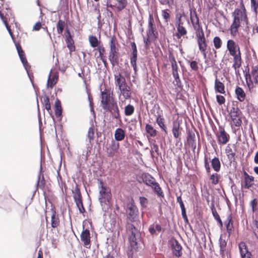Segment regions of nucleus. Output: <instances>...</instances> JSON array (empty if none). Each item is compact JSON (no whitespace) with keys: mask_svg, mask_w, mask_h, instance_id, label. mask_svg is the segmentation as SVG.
Here are the masks:
<instances>
[{"mask_svg":"<svg viewBox=\"0 0 258 258\" xmlns=\"http://www.w3.org/2000/svg\"><path fill=\"white\" fill-rule=\"evenodd\" d=\"M190 19L196 31L197 43L200 50H207V42L202 27L200 24L199 19L196 10H190Z\"/></svg>","mask_w":258,"mask_h":258,"instance_id":"1","label":"nucleus"},{"mask_svg":"<svg viewBox=\"0 0 258 258\" xmlns=\"http://www.w3.org/2000/svg\"><path fill=\"white\" fill-rule=\"evenodd\" d=\"M233 18V22L230 26V33L232 36H235L238 32V29L242 22H244L246 25H248V20L247 17L246 11L242 3L241 4V9H235L232 13Z\"/></svg>","mask_w":258,"mask_h":258,"instance_id":"2","label":"nucleus"},{"mask_svg":"<svg viewBox=\"0 0 258 258\" xmlns=\"http://www.w3.org/2000/svg\"><path fill=\"white\" fill-rule=\"evenodd\" d=\"M109 45L110 50L108 55V59L110 61L112 67L117 65L119 63V44L116 39L114 37H111L110 39Z\"/></svg>","mask_w":258,"mask_h":258,"instance_id":"3","label":"nucleus"},{"mask_svg":"<svg viewBox=\"0 0 258 258\" xmlns=\"http://www.w3.org/2000/svg\"><path fill=\"white\" fill-rule=\"evenodd\" d=\"M229 122L232 128L236 126L239 127L242 124V113L237 107L233 106L229 111Z\"/></svg>","mask_w":258,"mask_h":258,"instance_id":"4","label":"nucleus"},{"mask_svg":"<svg viewBox=\"0 0 258 258\" xmlns=\"http://www.w3.org/2000/svg\"><path fill=\"white\" fill-rule=\"evenodd\" d=\"M143 182L147 185L150 186L152 188L154 191L157 194L161 197H163V193L159 186L158 183L156 182L155 179L150 174L147 173L142 174Z\"/></svg>","mask_w":258,"mask_h":258,"instance_id":"5","label":"nucleus"},{"mask_svg":"<svg viewBox=\"0 0 258 258\" xmlns=\"http://www.w3.org/2000/svg\"><path fill=\"white\" fill-rule=\"evenodd\" d=\"M99 189V200L101 206H103V205H107L111 199V194L110 189L104 186L103 181L100 180Z\"/></svg>","mask_w":258,"mask_h":258,"instance_id":"6","label":"nucleus"},{"mask_svg":"<svg viewBox=\"0 0 258 258\" xmlns=\"http://www.w3.org/2000/svg\"><path fill=\"white\" fill-rule=\"evenodd\" d=\"M126 231L128 234V239L132 246H134L137 244V239L140 236L138 230L131 223L126 225Z\"/></svg>","mask_w":258,"mask_h":258,"instance_id":"7","label":"nucleus"},{"mask_svg":"<svg viewBox=\"0 0 258 258\" xmlns=\"http://www.w3.org/2000/svg\"><path fill=\"white\" fill-rule=\"evenodd\" d=\"M245 80L246 83L249 88L253 87L254 84H258V67L252 68L250 73H246L245 74Z\"/></svg>","mask_w":258,"mask_h":258,"instance_id":"8","label":"nucleus"},{"mask_svg":"<svg viewBox=\"0 0 258 258\" xmlns=\"http://www.w3.org/2000/svg\"><path fill=\"white\" fill-rule=\"evenodd\" d=\"M101 106L104 110L108 109V107L111 105V103L115 102L110 96L109 91L104 90L101 92Z\"/></svg>","mask_w":258,"mask_h":258,"instance_id":"9","label":"nucleus"},{"mask_svg":"<svg viewBox=\"0 0 258 258\" xmlns=\"http://www.w3.org/2000/svg\"><path fill=\"white\" fill-rule=\"evenodd\" d=\"M158 33L156 31L154 21L152 14L149 15L148 19V26L147 30V36L152 40L157 38Z\"/></svg>","mask_w":258,"mask_h":258,"instance_id":"10","label":"nucleus"},{"mask_svg":"<svg viewBox=\"0 0 258 258\" xmlns=\"http://www.w3.org/2000/svg\"><path fill=\"white\" fill-rule=\"evenodd\" d=\"M126 213L127 214V218L130 220V221L131 222L136 221L138 215V210L137 207L134 203H130L127 205Z\"/></svg>","mask_w":258,"mask_h":258,"instance_id":"11","label":"nucleus"},{"mask_svg":"<svg viewBox=\"0 0 258 258\" xmlns=\"http://www.w3.org/2000/svg\"><path fill=\"white\" fill-rule=\"evenodd\" d=\"M169 59L172 67V74L177 85L180 84V80L178 73V67L174 57L172 55H169Z\"/></svg>","mask_w":258,"mask_h":258,"instance_id":"12","label":"nucleus"},{"mask_svg":"<svg viewBox=\"0 0 258 258\" xmlns=\"http://www.w3.org/2000/svg\"><path fill=\"white\" fill-rule=\"evenodd\" d=\"M216 137L219 144L225 145L229 142L230 136L223 128L220 127L219 131L216 134Z\"/></svg>","mask_w":258,"mask_h":258,"instance_id":"13","label":"nucleus"},{"mask_svg":"<svg viewBox=\"0 0 258 258\" xmlns=\"http://www.w3.org/2000/svg\"><path fill=\"white\" fill-rule=\"evenodd\" d=\"M15 45H16V49L17 50L19 56L21 60V62L23 63L25 70L27 71L28 75H29L28 70L30 69V66L29 65V64L27 62V60L25 57L24 52L22 50L21 45L19 43H15Z\"/></svg>","mask_w":258,"mask_h":258,"instance_id":"14","label":"nucleus"},{"mask_svg":"<svg viewBox=\"0 0 258 258\" xmlns=\"http://www.w3.org/2000/svg\"><path fill=\"white\" fill-rule=\"evenodd\" d=\"M171 249L172 253L174 255L177 257L181 256L182 254V246L178 241L175 239L171 240Z\"/></svg>","mask_w":258,"mask_h":258,"instance_id":"15","label":"nucleus"},{"mask_svg":"<svg viewBox=\"0 0 258 258\" xmlns=\"http://www.w3.org/2000/svg\"><path fill=\"white\" fill-rule=\"evenodd\" d=\"M114 83L118 89L121 88H125L128 86L125 79L121 74L117 73L114 75Z\"/></svg>","mask_w":258,"mask_h":258,"instance_id":"16","label":"nucleus"},{"mask_svg":"<svg viewBox=\"0 0 258 258\" xmlns=\"http://www.w3.org/2000/svg\"><path fill=\"white\" fill-rule=\"evenodd\" d=\"M81 241L83 243L84 245L86 248L90 247V231L86 229L83 230L80 236Z\"/></svg>","mask_w":258,"mask_h":258,"instance_id":"17","label":"nucleus"},{"mask_svg":"<svg viewBox=\"0 0 258 258\" xmlns=\"http://www.w3.org/2000/svg\"><path fill=\"white\" fill-rule=\"evenodd\" d=\"M227 47L230 55L233 56H237V51L240 52L239 47L233 40H229L227 41Z\"/></svg>","mask_w":258,"mask_h":258,"instance_id":"18","label":"nucleus"},{"mask_svg":"<svg viewBox=\"0 0 258 258\" xmlns=\"http://www.w3.org/2000/svg\"><path fill=\"white\" fill-rule=\"evenodd\" d=\"M119 147V144L117 142L112 140L107 148L108 156L111 157L114 156L118 152Z\"/></svg>","mask_w":258,"mask_h":258,"instance_id":"19","label":"nucleus"},{"mask_svg":"<svg viewBox=\"0 0 258 258\" xmlns=\"http://www.w3.org/2000/svg\"><path fill=\"white\" fill-rule=\"evenodd\" d=\"M105 110L110 112L112 116L114 118L118 119L119 121L121 122L119 109L116 102L111 103V105L108 107V109H105Z\"/></svg>","mask_w":258,"mask_h":258,"instance_id":"20","label":"nucleus"},{"mask_svg":"<svg viewBox=\"0 0 258 258\" xmlns=\"http://www.w3.org/2000/svg\"><path fill=\"white\" fill-rule=\"evenodd\" d=\"M239 248L241 258H251V254L248 251L244 242H240L239 244Z\"/></svg>","mask_w":258,"mask_h":258,"instance_id":"21","label":"nucleus"},{"mask_svg":"<svg viewBox=\"0 0 258 258\" xmlns=\"http://www.w3.org/2000/svg\"><path fill=\"white\" fill-rule=\"evenodd\" d=\"M227 232L230 235L233 230L232 216L231 213H229L227 216V219L224 222Z\"/></svg>","mask_w":258,"mask_h":258,"instance_id":"22","label":"nucleus"},{"mask_svg":"<svg viewBox=\"0 0 258 258\" xmlns=\"http://www.w3.org/2000/svg\"><path fill=\"white\" fill-rule=\"evenodd\" d=\"M195 134L192 131H188L187 136V142L193 149L196 148V143L195 140Z\"/></svg>","mask_w":258,"mask_h":258,"instance_id":"23","label":"nucleus"},{"mask_svg":"<svg viewBox=\"0 0 258 258\" xmlns=\"http://www.w3.org/2000/svg\"><path fill=\"white\" fill-rule=\"evenodd\" d=\"M214 89L215 92L217 93L221 94L225 93V86L223 83L217 79V76L216 77V79L215 80Z\"/></svg>","mask_w":258,"mask_h":258,"instance_id":"24","label":"nucleus"},{"mask_svg":"<svg viewBox=\"0 0 258 258\" xmlns=\"http://www.w3.org/2000/svg\"><path fill=\"white\" fill-rule=\"evenodd\" d=\"M162 227L160 224H152L149 227V231L152 236H157L162 231Z\"/></svg>","mask_w":258,"mask_h":258,"instance_id":"25","label":"nucleus"},{"mask_svg":"<svg viewBox=\"0 0 258 258\" xmlns=\"http://www.w3.org/2000/svg\"><path fill=\"white\" fill-rule=\"evenodd\" d=\"M72 192L76 204L82 202L81 193L78 185H76L75 188L72 190Z\"/></svg>","mask_w":258,"mask_h":258,"instance_id":"26","label":"nucleus"},{"mask_svg":"<svg viewBox=\"0 0 258 258\" xmlns=\"http://www.w3.org/2000/svg\"><path fill=\"white\" fill-rule=\"evenodd\" d=\"M245 188H249L253 184L254 177L248 175L246 172H244Z\"/></svg>","mask_w":258,"mask_h":258,"instance_id":"27","label":"nucleus"},{"mask_svg":"<svg viewBox=\"0 0 258 258\" xmlns=\"http://www.w3.org/2000/svg\"><path fill=\"white\" fill-rule=\"evenodd\" d=\"M235 93L236 95L237 99L240 102H243L245 100L246 94L242 88L239 86H236Z\"/></svg>","mask_w":258,"mask_h":258,"instance_id":"28","label":"nucleus"},{"mask_svg":"<svg viewBox=\"0 0 258 258\" xmlns=\"http://www.w3.org/2000/svg\"><path fill=\"white\" fill-rule=\"evenodd\" d=\"M234 59V63L232 65V68H233L235 71V74L238 73V71L237 70V69L239 68L241 65V58L240 56V52H239L237 54V56H233Z\"/></svg>","mask_w":258,"mask_h":258,"instance_id":"29","label":"nucleus"},{"mask_svg":"<svg viewBox=\"0 0 258 258\" xmlns=\"http://www.w3.org/2000/svg\"><path fill=\"white\" fill-rule=\"evenodd\" d=\"M67 36L66 39V42L68 48L69 49L70 51H73L75 50V46L74 45V40L72 37L70 32L69 30H67Z\"/></svg>","mask_w":258,"mask_h":258,"instance_id":"30","label":"nucleus"},{"mask_svg":"<svg viewBox=\"0 0 258 258\" xmlns=\"http://www.w3.org/2000/svg\"><path fill=\"white\" fill-rule=\"evenodd\" d=\"M125 132L121 128H117L114 133V138L115 141H122L125 138Z\"/></svg>","mask_w":258,"mask_h":258,"instance_id":"31","label":"nucleus"},{"mask_svg":"<svg viewBox=\"0 0 258 258\" xmlns=\"http://www.w3.org/2000/svg\"><path fill=\"white\" fill-rule=\"evenodd\" d=\"M156 121L160 127L165 133H167V127L165 124V119L160 114L156 116Z\"/></svg>","mask_w":258,"mask_h":258,"instance_id":"32","label":"nucleus"},{"mask_svg":"<svg viewBox=\"0 0 258 258\" xmlns=\"http://www.w3.org/2000/svg\"><path fill=\"white\" fill-rule=\"evenodd\" d=\"M51 71L50 72L48 77L47 85V86H49L50 88H52L57 83L58 78V75L57 73H55L51 78Z\"/></svg>","mask_w":258,"mask_h":258,"instance_id":"33","label":"nucleus"},{"mask_svg":"<svg viewBox=\"0 0 258 258\" xmlns=\"http://www.w3.org/2000/svg\"><path fill=\"white\" fill-rule=\"evenodd\" d=\"M145 130L147 133V138L155 137L157 135V131L149 124H147L145 126Z\"/></svg>","mask_w":258,"mask_h":258,"instance_id":"34","label":"nucleus"},{"mask_svg":"<svg viewBox=\"0 0 258 258\" xmlns=\"http://www.w3.org/2000/svg\"><path fill=\"white\" fill-rule=\"evenodd\" d=\"M97 50L99 51V56L98 57H99L100 58L101 60L103 62L104 66L105 67H106L107 65V60L106 58V56L104 55V53L105 52L104 47L102 46H99L98 47Z\"/></svg>","mask_w":258,"mask_h":258,"instance_id":"35","label":"nucleus"},{"mask_svg":"<svg viewBox=\"0 0 258 258\" xmlns=\"http://www.w3.org/2000/svg\"><path fill=\"white\" fill-rule=\"evenodd\" d=\"M51 224L53 228L57 227L59 224V220L58 216L56 215V212L53 210H52Z\"/></svg>","mask_w":258,"mask_h":258,"instance_id":"36","label":"nucleus"},{"mask_svg":"<svg viewBox=\"0 0 258 258\" xmlns=\"http://www.w3.org/2000/svg\"><path fill=\"white\" fill-rule=\"evenodd\" d=\"M120 91V94L122 95L124 99H127L131 97V88L129 86L125 87V88H121L118 89Z\"/></svg>","mask_w":258,"mask_h":258,"instance_id":"37","label":"nucleus"},{"mask_svg":"<svg viewBox=\"0 0 258 258\" xmlns=\"http://www.w3.org/2000/svg\"><path fill=\"white\" fill-rule=\"evenodd\" d=\"M212 168L216 172L220 171L221 168V163L218 158L214 157L211 161Z\"/></svg>","mask_w":258,"mask_h":258,"instance_id":"38","label":"nucleus"},{"mask_svg":"<svg viewBox=\"0 0 258 258\" xmlns=\"http://www.w3.org/2000/svg\"><path fill=\"white\" fill-rule=\"evenodd\" d=\"M177 32L176 33V36L178 38H180L182 36L187 34V31L183 25H179L176 26Z\"/></svg>","mask_w":258,"mask_h":258,"instance_id":"39","label":"nucleus"},{"mask_svg":"<svg viewBox=\"0 0 258 258\" xmlns=\"http://www.w3.org/2000/svg\"><path fill=\"white\" fill-rule=\"evenodd\" d=\"M225 152L228 159L230 161V162L234 161L235 160V153L233 152L232 149L229 145L226 147Z\"/></svg>","mask_w":258,"mask_h":258,"instance_id":"40","label":"nucleus"},{"mask_svg":"<svg viewBox=\"0 0 258 258\" xmlns=\"http://www.w3.org/2000/svg\"><path fill=\"white\" fill-rule=\"evenodd\" d=\"M117 3L114 5L118 11H121L125 8L127 5L126 0H116Z\"/></svg>","mask_w":258,"mask_h":258,"instance_id":"41","label":"nucleus"},{"mask_svg":"<svg viewBox=\"0 0 258 258\" xmlns=\"http://www.w3.org/2000/svg\"><path fill=\"white\" fill-rule=\"evenodd\" d=\"M55 114L57 117H59L61 115V107L59 100H57L55 103Z\"/></svg>","mask_w":258,"mask_h":258,"instance_id":"42","label":"nucleus"},{"mask_svg":"<svg viewBox=\"0 0 258 258\" xmlns=\"http://www.w3.org/2000/svg\"><path fill=\"white\" fill-rule=\"evenodd\" d=\"M64 26L65 22L61 20H59L56 25L57 31L59 34H61L62 33Z\"/></svg>","mask_w":258,"mask_h":258,"instance_id":"43","label":"nucleus"},{"mask_svg":"<svg viewBox=\"0 0 258 258\" xmlns=\"http://www.w3.org/2000/svg\"><path fill=\"white\" fill-rule=\"evenodd\" d=\"M135 108L134 106L131 104H128L125 107L124 113L126 116L132 115L134 112Z\"/></svg>","mask_w":258,"mask_h":258,"instance_id":"44","label":"nucleus"},{"mask_svg":"<svg viewBox=\"0 0 258 258\" xmlns=\"http://www.w3.org/2000/svg\"><path fill=\"white\" fill-rule=\"evenodd\" d=\"M251 228L253 233L258 239V221L254 220L252 221Z\"/></svg>","mask_w":258,"mask_h":258,"instance_id":"45","label":"nucleus"},{"mask_svg":"<svg viewBox=\"0 0 258 258\" xmlns=\"http://www.w3.org/2000/svg\"><path fill=\"white\" fill-rule=\"evenodd\" d=\"M220 176L217 173H214L210 176V179L213 184H217L219 182Z\"/></svg>","mask_w":258,"mask_h":258,"instance_id":"46","label":"nucleus"},{"mask_svg":"<svg viewBox=\"0 0 258 258\" xmlns=\"http://www.w3.org/2000/svg\"><path fill=\"white\" fill-rule=\"evenodd\" d=\"M89 42L92 47H96L98 45V40L96 37L90 36L89 37Z\"/></svg>","mask_w":258,"mask_h":258,"instance_id":"47","label":"nucleus"},{"mask_svg":"<svg viewBox=\"0 0 258 258\" xmlns=\"http://www.w3.org/2000/svg\"><path fill=\"white\" fill-rule=\"evenodd\" d=\"M250 6L252 11L254 12L255 14H257L258 9V0H250Z\"/></svg>","mask_w":258,"mask_h":258,"instance_id":"48","label":"nucleus"},{"mask_svg":"<svg viewBox=\"0 0 258 258\" xmlns=\"http://www.w3.org/2000/svg\"><path fill=\"white\" fill-rule=\"evenodd\" d=\"M137 55H132L130 58L131 64L135 73L137 71Z\"/></svg>","mask_w":258,"mask_h":258,"instance_id":"49","label":"nucleus"},{"mask_svg":"<svg viewBox=\"0 0 258 258\" xmlns=\"http://www.w3.org/2000/svg\"><path fill=\"white\" fill-rule=\"evenodd\" d=\"M219 245L220 247V252L221 253H223L226 250L227 242L225 239L220 237L219 239Z\"/></svg>","mask_w":258,"mask_h":258,"instance_id":"50","label":"nucleus"},{"mask_svg":"<svg viewBox=\"0 0 258 258\" xmlns=\"http://www.w3.org/2000/svg\"><path fill=\"white\" fill-rule=\"evenodd\" d=\"M213 43L214 47L216 49H219L222 45V41L220 37L216 36L214 38Z\"/></svg>","mask_w":258,"mask_h":258,"instance_id":"51","label":"nucleus"},{"mask_svg":"<svg viewBox=\"0 0 258 258\" xmlns=\"http://www.w3.org/2000/svg\"><path fill=\"white\" fill-rule=\"evenodd\" d=\"M179 124H174L172 132L173 135V136L175 138H178L179 137Z\"/></svg>","mask_w":258,"mask_h":258,"instance_id":"52","label":"nucleus"},{"mask_svg":"<svg viewBox=\"0 0 258 258\" xmlns=\"http://www.w3.org/2000/svg\"><path fill=\"white\" fill-rule=\"evenodd\" d=\"M43 102L45 105V109L48 111V112L51 110V106L49 102V98L48 96H45L43 98Z\"/></svg>","mask_w":258,"mask_h":258,"instance_id":"53","label":"nucleus"},{"mask_svg":"<svg viewBox=\"0 0 258 258\" xmlns=\"http://www.w3.org/2000/svg\"><path fill=\"white\" fill-rule=\"evenodd\" d=\"M88 138L89 140V142L91 143L94 139V128L93 126L89 127L87 134Z\"/></svg>","mask_w":258,"mask_h":258,"instance_id":"54","label":"nucleus"},{"mask_svg":"<svg viewBox=\"0 0 258 258\" xmlns=\"http://www.w3.org/2000/svg\"><path fill=\"white\" fill-rule=\"evenodd\" d=\"M45 184L43 175H41V173H40L38 175V180H37V185L40 187L42 188L44 187Z\"/></svg>","mask_w":258,"mask_h":258,"instance_id":"55","label":"nucleus"},{"mask_svg":"<svg viewBox=\"0 0 258 258\" xmlns=\"http://www.w3.org/2000/svg\"><path fill=\"white\" fill-rule=\"evenodd\" d=\"M182 15L180 13L177 14L175 17V25H183V22L181 20Z\"/></svg>","mask_w":258,"mask_h":258,"instance_id":"56","label":"nucleus"},{"mask_svg":"<svg viewBox=\"0 0 258 258\" xmlns=\"http://www.w3.org/2000/svg\"><path fill=\"white\" fill-rule=\"evenodd\" d=\"M155 142V141H154ZM151 150L150 151V153L152 156H153V153L154 151H155L157 154H159V149L158 145L155 144V143H152L151 144Z\"/></svg>","mask_w":258,"mask_h":258,"instance_id":"57","label":"nucleus"},{"mask_svg":"<svg viewBox=\"0 0 258 258\" xmlns=\"http://www.w3.org/2000/svg\"><path fill=\"white\" fill-rule=\"evenodd\" d=\"M140 203L142 207H146L148 204V200L147 198L140 197L139 198Z\"/></svg>","mask_w":258,"mask_h":258,"instance_id":"58","label":"nucleus"},{"mask_svg":"<svg viewBox=\"0 0 258 258\" xmlns=\"http://www.w3.org/2000/svg\"><path fill=\"white\" fill-rule=\"evenodd\" d=\"M162 16L165 20V22H168L170 18V15L167 10H162Z\"/></svg>","mask_w":258,"mask_h":258,"instance_id":"59","label":"nucleus"},{"mask_svg":"<svg viewBox=\"0 0 258 258\" xmlns=\"http://www.w3.org/2000/svg\"><path fill=\"white\" fill-rule=\"evenodd\" d=\"M216 100L219 105H222L224 104L225 102V98L221 95H216Z\"/></svg>","mask_w":258,"mask_h":258,"instance_id":"60","label":"nucleus"},{"mask_svg":"<svg viewBox=\"0 0 258 258\" xmlns=\"http://www.w3.org/2000/svg\"><path fill=\"white\" fill-rule=\"evenodd\" d=\"M257 205V202L256 199H253L250 203V205L251 207L252 211L254 212L256 211V206Z\"/></svg>","mask_w":258,"mask_h":258,"instance_id":"61","label":"nucleus"},{"mask_svg":"<svg viewBox=\"0 0 258 258\" xmlns=\"http://www.w3.org/2000/svg\"><path fill=\"white\" fill-rule=\"evenodd\" d=\"M80 213H84L85 211V208L83 205V202L76 204Z\"/></svg>","mask_w":258,"mask_h":258,"instance_id":"62","label":"nucleus"},{"mask_svg":"<svg viewBox=\"0 0 258 258\" xmlns=\"http://www.w3.org/2000/svg\"><path fill=\"white\" fill-rule=\"evenodd\" d=\"M190 67L194 71H197L199 69L198 63L196 61H191L190 62Z\"/></svg>","mask_w":258,"mask_h":258,"instance_id":"63","label":"nucleus"},{"mask_svg":"<svg viewBox=\"0 0 258 258\" xmlns=\"http://www.w3.org/2000/svg\"><path fill=\"white\" fill-rule=\"evenodd\" d=\"M212 214L215 220L217 221L220 219V217L215 208L212 209Z\"/></svg>","mask_w":258,"mask_h":258,"instance_id":"64","label":"nucleus"}]
</instances>
